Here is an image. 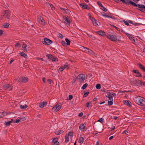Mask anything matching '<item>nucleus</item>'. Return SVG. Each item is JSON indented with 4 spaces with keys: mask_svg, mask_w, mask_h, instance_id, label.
<instances>
[{
    "mask_svg": "<svg viewBox=\"0 0 145 145\" xmlns=\"http://www.w3.org/2000/svg\"><path fill=\"white\" fill-rule=\"evenodd\" d=\"M135 101L136 103L139 106H145V98L139 96H137L135 97Z\"/></svg>",
    "mask_w": 145,
    "mask_h": 145,
    "instance_id": "obj_1",
    "label": "nucleus"
},
{
    "mask_svg": "<svg viewBox=\"0 0 145 145\" xmlns=\"http://www.w3.org/2000/svg\"><path fill=\"white\" fill-rule=\"evenodd\" d=\"M107 37L112 41H120L121 40V37L119 36H117L115 33L109 34L107 35Z\"/></svg>",
    "mask_w": 145,
    "mask_h": 145,
    "instance_id": "obj_2",
    "label": "nucleus"
},
{
    "mask_svg": "<svg viewBox=\"0 0 145 145\" xmlns=\"http://www.w3.org/2000/svg\"><path fill=\"white\" fill-rule=\"evenodd\" d=\"M61 106V104L60 103L57 104L52 108V110L54 112H57L60 109Z\"/></svg>",
    "mask_w": 145,
    "mask_h": 145,
    "instance_id": "obj_3",
    "label": "nucleus"
},
{
    "mask_svg": "<svg viewBox=\"0 0 145 145\" xmlns=\"http://www.w3.org/2000/svg\"><path fill=\"white\" fill-rule=\"evenodd\" d=\"M18 82L26 83L28 82V79L27 78L23 77H20L16 79Z\"/></svg>",
    "mask_w": 145,
    "mask_h": 145,
    "instance_id": "obj_4",
    "label": "nucleus"
},
{
    "mask_svg": "<svg viewBox=\"0 0 145 145\" xmlns=\"http://www.w3.org/2000/svg\"><path fill=\"white\" fill-rule=\"evenodd\" d=\"M10 11L8 10H5L4 12L2 14V16H4L5 15L6 19L9 20L10 19Z\"/></svg>",
    "mask_w": 145,
    "mask_h": 145,
    "instance_id": "obj_5",
    "label": "nucleus"
},
{
    "mask_svg": "<svg viewBox=\"0 0 145 145\" xmlns=\"http://www.w3.org/2000/svg\"><path fill=\"white\" fill-rule=\"evenodd\" d=\"M44 42L43 43L46 45H49L51 44L52 42L50 39L46 38H45L44 39Z\"/></svg>",
    "mask_w": 145,
    "mask_h": 145,
    "instance_id": "obj_6",
    "label": "nucleus"
},
{
    "mask_svg": "<svg viewBox=\"0 0 145 145\" xmlns=\"http://www.w3.org/2000/svg\"><path fill=\"white\" fill-rule=\"evenodd\" d=\"M37 20L39 23L43 25L44 24V20L40 16H38Z\"/></svg>",
    "mask_w": 145,
    "mask_h": 145,
    "instance_id": "obj_7",
    "label": "nucleus"
},
{
    "mask_svg": "<svg viewBox=\"0 0 145 145\" xmlns=\"http://www.w3.org/2000/svg\"><path fill=\"white\" fill-rule=\"evenodd\" d=\"M79 80L80 82L83 81L85 79V76L83 74H81L79 75Z\"/></svg>",
    "mask_w": 145,
    "mask_h": 145,
    "instance_id": "obj_8",
    "label": "nucleus"
},
{
    "mask_svg": "<svg viewBox=\"0 0 145 145\" xmlns=\"http://www.w3.org/2000/svg\"><path fill=\"white\" fill-rule=\"evenodd\" d=\"M63 20L65 21L64 23L67 25V27L70 25V21L68 20L66 17H64L63 18Z\"/></svg>",
    "mask_w": 145,
    "mask_h": 145,
    "instance_id": "obj_9",
    "label": "nucleus"
},
{
    "mask_svg": "<svg viewBox=\"0 0 145 145\" xmlns=\"http://www.w3.org/2000/svg\"><path fill=\"white\" fill-rule=\"evenodd\" d=\"M106 97H108L110 100H113L112 96L111 93L110 92H106L105 95Z\"/></svg>",
    "mask_w": 145,
    "mask_h": 145,
    "instance_id": "obj_10",
    "label": "nucleus"
},
{
    "mask_svg": "<svg viewBox=\"0 0 145 145\" xmlns=\"http://www.w3.org/2000/svg\"><path fill=\"white\" fill-rule=\"evenodd\" d=\"M57 138H56L53 139L52 141V143L53 145H58L59 144V142L57 141Z\"/></svg>",
    "mask_w": 145,
    "mask_h": 145,
    "instance_id": "obj_11",
    "label": "nucleus"
},
{
    "mask_svg": "<svg viewBox=\"0 0 145 145\" xmlns=\"http://www.w3.org/2000/svg\"><path fill=\"white\" fill-rule=\"evenodd\" d=\"M80 5L82 8H85L88 10H89L90 9L89 7L88 6V5L85 3L84 4H80Z\"/></svg>",
    "mask_w": 145,
    "mask_h": 145,
    "instance_id": "obj_12",
    "label": "nucleus"
},
{
    "mask_svg": "<svg viewBox=\"0 0 145 145\" xmlns=\"http://www.w3.org/2000/svg\"><path fill=\"white\" fill-rule=\"evenodd\" d=\"M96 33L99 34L101 36H105L106 35L104 31L101 30L99 31H97L96 32Z\"/></svg>",
    "mask_w": 145,
    "mask_h": 145,
    "instance_id": "obj_13",
    "label": "nucleus"
},
{
    "mask_svg": "<svg viewBox=\"0 0 145 145\" xmlns=\"http://www.w3.org/2000/svg\"><path fill=\"white\" fill-rule=\"evenodd\" d=\"M86 125V124L85 123H83L80 124L79 127V129L80 130H82V129H84Z\"/></svg>",
    "mask_w": 145,
    "mask_h": 145,
    "instance_id": "obj_14",
    "label": "nucleus"
},
{
    "mask_svg": "<svg viewBox=\"0 0 145 145\" xmlns=\"http://www.w3.org/2000/svg\"><path fill=\"white\" fill-rule=\"evenodd\" d=\"M47 105V103L46 102H43L39 104V107L41 108H43L44 106H46Z\"/></svg>",
    "mask_w": 145,
    "mask_h": 145,
    "instance_id": "obj_15",
    "label": "nucleus"
},
{
    "mask_svg": "<svg viewBox=\"0 0 145 145\" xmlns=\"http://www.w3.org/2000/svg\"><path fill=\"white\" fill-rule=\"evenodd\" d=\"M138 65L139 68L141 70L145 72V67H144L142 64L140 63H138Z\"/></svg>",
    "mask_w": 145,
    "mask_h": 145,
    "instance_id": "obj_16",
    "label": "nucleus"
},
{
    "mask_svg": "<svg viewBox=\"0 0 145 145\" xmlns=\"http://www.w3.org/2000/svg\"><path fill=\"white\" fill-rule=\"evenodd\" d=\"M124 103L125 105L127 106H131V105H130L131 103L129 101L125 100L124 101Z\"/></svg>",
    "mask_w": 145,
    "mask_h": 145,
    "instance_id": "obj_17",
    "label": "nucleus"
},
{
    "mask_svg": "<svg viewBox=\"0 0 145 145\" xmlns=\"http://www.w3.org/2000/svg\"><path fill=\"white\" fill-rule=\"evenodd\" d=\"M27 45L24 43L22 45V48L23 51L25 52L27 51V50L26 48Z\"/></svg>",
    "mask_w": 145,
    "mask_h": 145,
    "instance_id": "obj_18",
    "label": "nucleus"
},
{
    "mask_svg": "<svg viewBox=\"0 0 145 145\" xmlns=\"http://www.w3.org/2000/svg\"><path fill=\"white\" fill-rule=\"evenodd\" d=\"M84 141V139L82 137H80L79 138L78 142L81 144H82Z\"/></svg>",
    "mask_w": 145,
    "mask_h": 145,
    "instance_id": "obj_19",
    "label": "nucleus"
},
{
    "mask_svg": "<svg viewBox=\"0 0 145 145\" xmlns=\"http://www.w3.org/2000/svg\"><path fill=\"white\" fill-rule=\"evenodd\" d=\"M93 25L95 26L96 25H99L100 24V23L97 20H95L93 22H92Z\"/></svg>",
    "mask_w": 145,
    "mask_h": 145,
    "instance_id": "obj_20",
    "label": "nucleus"
},
{
    "mask_svg": "<svg viewBox=\"0 0 145 145\" xmlns=\"http://www.w3.org/2000/svg\"><path fill=\"white\" fill-rule=\"evenodd\" d=\"M23 119V120H26V118L25 117H23L22 118H20L17 120H16L15 121V122L16 123H18L20 122L21 121H23L22 119Z\"/></svg>",
    "mask_w": 145,
    "mask_h": 145,
    "instance_id": "obj_21",
    "label": "nucleus"
},
{
    "mask_svg": "<svg viewBox=\"0 0 145 145\" xmlns=\"http://www.w3.org/2000/svg\"><path fill=\"white\" fill-rule=\"evenodd\" d=\"M12 121V119L11 121H6L5 122L4 124L7 126L10 125Z\"/></svg>",
    "mask_w": 145,
    "mask_h": 145,
    "instance_id": "obj_22",
    "label": "nucleus"
},
{
    "mask_svg": "<svg viewBox=\"0 0 145 145\" xmlns=\"http://www.w3.org/2000/svg\"><path fill=\"white\" fill-rule=\"evenodd\" d=\"M19 107L21 109H25L27 108V106L26 104H25L24 106H22V105H20Z\"/></svg>",
    "mask_w": 145,
    "mask_h": 145,
    "instance_id": "obj_23",
    "label": "nucleus"
},
{
    "mask_svg": "<svg viewBox=\"0 0 145 145\" xmlns=\"http://www.w3.org/2000/svg\"><path fill=\"white\" fill-rule=\"evenodd\" d=\"M129 39L133 41L132 42L133 44H134V42H135V40H137V39H135V37L131 36Z\"/></svg>",
    "mask_w": 145,
    "mask_h": 145,
    "instance_id": "obj_24",
    "label": "nucleus"
},
{
    "mask_svg": "<svg viewBox=\"0 0 145 145\" xmlns=\"http://www.w3.org/2000/svg\"><path fill=\"white\" fill-rule=\"evenodd\" d=\"M87 35L91 39L93 40H95L96 39V38L93 35H90L89 34H87Z\"/></svg>",
    "mask_w": 145,
    "mask_h": 145,
    "instance_id": "obj_25",
    "label": "nucleus"
},
{
    "mask_svg": "<svg viewBox=\"0 0 145 145\" xmlns=\"http://www.w3.org/2000/svg\"><path fill=\"white\" fill-rule=\"evenodd\" d=\"M20 54L21 56H23V57H24V58H27V54H26L25 53H24L23 52H21L20 53Z\"/></svg>",
    "mask_w": 145,
    "mask_h": 145,
    "instance_id": "obj_26",
    "label": "nucleus"
},
{
    "mask_svg": "<svg viewBox=\"0 0 145 145\" xmlns=\"http://www.w3.org/2000/svg\"><path fill=\"white\" fill-rule=\"evenodd\" d=\"M82 48L84 50L86 51H88L90 53H91L92 52V51L91 50H89V48L86 47H82Z\"/></svg>",
    "mask_w": 145,
    "mask_h": 145,
    "instance_id": "obj_27",
    "label": "nucleus"
},
{
    "mask_svg": "<svg viewBox=\"0 0 145 145\" xmlns=\"http://www.w3.org/2000/svg\"><path fill=\"white\" fill-rule=\"evenodd\" d=\"M63 67L64 69H66L67 70L69 68V65L67 63H65Z\"/></svg>",
    "mask_w": 145,
    "mask_h": 145,
    "instance_id": "obj_28",
    "label": "nucleus"
},
{
    "mask_svg": "<svg viewBox=\"0 0 145 145\" xmlns=\"http://www.w3.org/2000/svg\"><path fill=\"white\" fill-rule=\"evenodd\" d=\"M92 105L91 103L88 102L87 103L86 105V106L87 107H91Z\"/></svg>",
    "mask_w": 145,
    "mask_h": 145,
    "instance_id": "obj_29",
    "label": "nucleus"
},
{
    "mask_svg": "<svg viewBox=\"0 0 145 145\" xmlns=\"http://www.w3.org/2000/svg\"><path fill=\"white\" fill-rule=\"evenodd\" d=\"M64 69L63 67V66H61V67L57 70V71L58 72H60L61 71H63L64 70Z\"/></svg>",
    "mask_w": 145,
    "mask_h": 145,
    "instance_id": "obj_30",
    "label": "nucleus"
},
{
    "mask_svg": "<svg viewBox=\"0 0 145 145\" xmlns=\"http://www.w3.org/2000/svg\"><path fill=\"white\" fill-rule=\"evenodd\" d=\"M65 40L67 42L66 44L67 45H69L70 44V42H71L68 39L66 38L65 39Z\"/></svg>",
    "mask_w": 145,
    "mask_h": 145,
    "instance_id": "obj_31",
    "label": "nucleus"
},
{
    "mask_svg": "<svg viewBox=\"0 0 145 145\" xmlns=\"http://www.w3.org/2000/svg\"><path fill=\"white\" fill-rule=\"evenodd\" d=\"M65 142H67L69 141V138L68 136L67 135H65Z\"/></svg>",
    "mask_w": 145,
    "mask_h": 145,
    "instance_id": "obj_32",
    "label": "nucleus"
},
{
    "mask_svg": "<svg viewBox=\"0 0 145 145\" xmlns=\"http://www.w3.org/2000/svg\"><path fill=\"white\" fill-rule=\"evenodd\" d=\"M3 87L5 89H7L9 88L10 85L9 84H6Z\"/></svg>",
    "mask_w": 145,
    "mask_h": 145,
    "instance_id": "obj_33",
    "label": "nucleus"
},
{
    "mask_svg": "<svg viewBox=\"0 0 145 145\" xmlns=\"http://www.w3.org/2000/svg\"><path fill=\"white\" fill-rule=\"evenodd\" d=\"M88 84L87 83L85 84H84V85L81 88L82 89H85L86 88L87 86H88Z\"/></svg>",
    "mask_w": 145,
    "mask_h": 145,
    "instance_id": "obj_34",
    "label": "nucleus"
},
{
    "mask_svg": "<svg viewBox=\"0 0 145 145\" xmlns=\"http://www.w3.org/2000/svg\"><path fill=\"white\" fill-rule=\"evenodd\" d=\"M113 100H110L108 102V104L109 105H111L113 104Z\"/></svg>",
    "mask_w": 145,
    "mask_h": 145,
    "instance_id": "obj_35",
    "label": "nucleus"
},
{
    "mask_svg": "<svg viewBox=\"0 0 145 145\" xmlns=\"http://www.w3.org/2000/svg\"><path fill=\"white\" fill-rule=\"evenodd\" d=\"M3 27L5 28H7L9 27V24L8 23H5L3 25Z\"/></svg>",
    "mask_w": 145,
    "mask_h": 145,
    "instance_id": "obj_36",
    "label": "nucleus"
},
{
    "mask_svg": "<svg viewBox=\"0 0 145 145\" xmlns=\"http://www.w3.org/2000/svg\"><path fill=\"white\" fill-rule=\"evenodd\" d=\"M46 5L48 7H50L52 6V4L48 2L46 3Z\"/></svg>",
    "mask_w": 145,
    "mask_h": 145,
    "instance_id": "obj_37",
    "label": "nucleus"
},
{
    "mask_svg": "<svg viewBox=\"0 0 145 145\" xmlns=\"http://www.w3.org/2000/svg\"><path fill=\"white\" fill-rule=\"evenodd\" d=\"M96 87L97 89H100L101 88L100 84H97L96 86Z\"/></svg>",
    "mask_w": 145,
    "mask_h": 145,
    "instance_id": "obj_38",
    "label": "nucleus"
},
{
    "mask_svg": "<svg viewBox=\"0 0 145 145\" xmlns=\"http://www.w3.org/2000/svg\"><path fill=\"white\" fill-rule=\"evenodd\" d=\"M64 12L66 14H69L70 12V11L68 9H66Z\"/></svg>",
    "mask_w": 145,
    "mask_h": 145,
    "instance_id": "obj_39",
    "label": "nucleus"
},
{
    "mask_svg": "<svg viewBox=\"0 0 145 145\" xmlns=\"http://www.w3.org/2000/svg\"><path fill=\"white\" fill-rule=\"evenodd\" d=\"M97 3L101 8V7H103V6L100 2L98 1L97 2Z\"/></svg>",
    "mask_w": 145,
    "mask_h": 145,
    "instance_id": "obj_40",
    "label": "nucleus"
},
{
    "mask_svg": "<svg viewBox=\"0 0 145 145\" xmlns=\"http://www.w3.org/2000/svg\"><path fill=\"white\" fill-rule=\"evenodd\" d=\"M46 57L48 58L49 59H51L52 58V55L50 54H48L46 55Z\"/></svg>",
    "mask_w": 145,
    "mask_h": 145,
    "instance_id": "obj_41",
    "label": "nucleus"
},
{
    "mask_svg": "<svg viewBox=\"0 0 145 145\" xmlns=\"http://www.w3.org/2000/svg\"><path fill=\"white\" fill-rule=\"evenodd\" d=\"M101 8L105 12H106L107 11V9L106 8L104 7L103 6V7H101Z\"/></svg>",
    "mask_w": 145,
    "mask_h": 145,
    "instance_id": "obj_42",
    "label": "nucleus"
},
{
    "mask_svg": "<svg viewBox=\"0 0 145 145\" xmlns=\"http://www.w3.org/2000/svg\"><path fill=\"white\" fill-rule=\"evenodd\" d=\"M20 46V44L19 42H17L15 45V47H18Z\"/></svg>",
    "mask_w": 145,
    "mask_h": 145,
    "instance_id": "obj_43",
    "label": "nucleus"
},
{
    "mask_svg": "<svg viewBox=\"0 0 145 145\" xmlns=\"http://www.w3.org/2000/svg\"><path fill=\"white\" fill-rule=\"evenodd\" d=\"M136 76L137 77H139L141 76V74L139 72H138L137 74L135 76Z\"/></svg>",
    "mask_w": 145,
    "mask_h": 145,
    "instance_id": "obj_44",
    "label": "nucleus"
},
{
    "mask_svg": "<svg viewBox=\"0 0 145 145\" xmlns=\"http://www.w3.org/2000/svg\"><path fill=\"white\" fill-rule=\"evenodd\" d=\"M47 81L50 84H51L53 82V81L50 79H48L47 80Z\"/></svg>",
    "mask_w": 145,
    "mask_h": 145,
    "instance_id": "obj_45",
    "label": "nucleus"
},
{
    "mask_svg": "<svg viewBox=\"0 0 145 145\" xmlns=\"http://www.w3.org/2000/svg\"><path fill=\"white\" fill-rule=\"evenodd\" d=\"M89 93V92H86L83 95L84 97H86V96H87L88 95Z\"/></svg>",
    "mask_w": 145,
    "mask_h": 145,
    "instance_id": "obj_46",
    "label": "nucleus"
},
{
    "mask_svg": "<svg viewBox=\"0 0 145 145\" xmlns=\"http://www.w3.org/2000/svg\"><path fill=\"white\" fill-rule=\"evenodd\" d=\"M89 18H90V19L92 21V22H93L95 20V19L94 18H93L92 17H91V16H89Z\"/></svg>",
    "mask_w": 145,
    "mask_h": 145,
    "instance_id": "obj_47",
    "label": "nucleus"
},
{
    "mask_svg": "<svg viewBox=\"0 0 145 145\" xmlns=\"http://www.w3.org/2000/svg\"><path fill=\"white\" fill-rule=\"evenodd\" d=\"M133 72L135 73H137V74L138 72H139L137 70H133Z\"/></svg>",
    "mask_w": 145,
    "mask_h": 145,
    "instance_id": "obj_48",
    "label": "nucleus"
},
{
    "mask_svg": "<svg viewBox=\"0 0 145 145\" xmlns=\"http://www.w3.org/2000/svg\"><path fill=\"white\" fill-rule=\"evenodd\" d=\"M138 83L140 86H142V85L143 82L140 80L138 81Z\"/></svg>",
    "mask_w": 145,
    "mask_h": 145,
    "instance_id": "obj_49",
    "label": "nucleus"
},
{
    "mask_svg": "<svg viewBox=\"0 0 145 145\" xmlns=\"http://www.w3.org/2000/svg\"><path fill=\"white\" fill-rule=\"evenodd\" d=\"M73 98V96L72 95H70L69 96V100H71Z\"/></svg>",
    "mask_w": 145,
    "mask_h": 145,
    "instance_id": "obj_50",
    "label": "nucleus"
},
{
    "mask_svg": "<svg viewBox=\"0 0 145 145\" xmlns=\"http://www.w3.org/2000/svg\"><path fill=\"white\" fill-rule=\"evenodd\" d=\"M123 22L124 23V24L126 25H128V26L129 25V22H127L125 20L123 21Z\"/></svg>",
    "mask_w": 145,
    "mask_h": 145,
    "instance_id": "obj_51",
    "label": "nucleus"
},
{
    "mask_svg": "<svg viewBox=\"0 0 145 145\" xmlns=\"http://www.w3.org/2000/svg\"><path fill=\"white\" fill-rule=\"evenodd\" d=\"M58 37L61 39H62L63 37V35L61 34H59L58 35Z\"/></svg>",
    "mask_w": 145,
    "mask_h": 145,
    "instance_id": "obj_52",
    "label": "nucleus"
},
{
    "mask_svg": "<svg viewBox=\"0 0 145 145\" xmlns=\"http://www.w3.org/2000/svg\"><path fill=\"white\" fill-rule=\"evenodd\" d=\"M97 121L103 123V120L102 118H100L99 120H97Z\"/></svg>",
    "mask_w": 145,
    "mask_h": 145,
    "instance_id": "obj_53",
    "label": "nucleus"
},
{
    "mask_svg": "<svg viewBox=\"0 0 145 145\" xmlns=\"http://www.w3.org/2000/svg\"><path fill=\"white\" fill-rule=\"evenodd\" d=\"M61 44L63 46H65L66 45L65 42L64 41H62L61 42Z\"/></svg>",
    "mask_w": 145,
    "mask_h": 145,
    "instance_id": "obj_54",
    "label": "nucleus"
},
{
    "mask_svg": "<svg viewBox=\"0 0 145 145\" xmlns=\"http://www.w3.org/2000/svg\"><path fill=\"white\" fill-rule=\"evenodd\" d=\"M127 36L129 38L132 36V35L128 33H126Z\"/></svg>",
    "mask_w": 145,
    "mask_h": 145,
    "instance_id": "obj_55",
    "label": "nucleus"
},
{
    "mask_svg": "<svg viewBox=\"0 0 145 145\" xmlns=\"http://www.w3.org/2000/svg\"><path fill=\"white\" fill-rule=\"evenodd\" d=\"M52 61H57V59L56 58H52Z\"/></svg>",
    "mask_w": 145,
    "mask_h": 145,
    "instance_id": "obj_56",
    "label": "nucleus"
},
{
    "mask_svg": "<svg viewBox=\"0 0 145 145\" xmlns=\"http://www.w3.org/2000/svg\"><path fill=\"white\" fill-rule=\"evenodd\" d=\"M72 132H69V133H68V135H67L68 136H72Z\"/></svg>",
    "mask_w": 145,
    "mask_h": 145,
    "instance_id": "obj_57",
    "label": "nucleus"
},
{
    "mask_svg": "<svg viewBox=\"0 0 145 145\" xmlns=\"http://www.w3.org/2000/svg\"><path fill=\"white\" fill-rule=\"evenodd\" d=\"M1 114L2 116H3V117L5 115H6L7 114V113L5 112H2Z\"/></svg>",
    "mask_w": 145,
    "mask_h": 145,
    "instance_id": "obj_58",
    "label": "nucleus"
},
{
    "mask_svg": "<svg viewBox=\"0 0 145 145\" xmlns=\"http://www.w3.org/2000/svg\"><path fill=\"white\" fill-rule=\"evenodd\" d=\"M83 115V113L82 112H81L79 114L78 116L80 117L82 116Z\"/></svg>",
    "mask_w": 145,
    "mask_h": 145,
    "instance_id": "obj_59",
    "label": "nucleus"
},
{
    "mask_svg": "<svg viewBox=\"0 0 145 145\" xmlns=\"http://www.w3.org/2000/svg\"><path fill=\"white\" fill-rule=\"evenodd\" d=\"M113 27L114 28H115L117 31H120V29L118 27H116L114 25Z\"/></svg>",
    "mask_w": 145,
    "mask_h": 145,
    "instance_id": "obj_60",
    "label": "nucleus"
},
{
    "mask_svg": "<svg viewBox=\"0 0 145 145\" xmlns=\"http://www.w3.org/2000/svg\"><path fill=\"white\" fill-rule=\"evenodd\" d=\"M36 59H37L38 60H41L43 61H44V59L42 58L37 57V58H36Z\"/></svg>",
    "mask_w": 145,
    "mask_h": 145,
    "instance_id": "obj_61",
    "label": "nucleus"
},
{
    "mask_svg": "<svg viewBox=\"0 0 145 145\" xmlns=\"http://www.w3.org/2000/svg\"><path fill=\"white\" fill-rule=\"evenodd\" d=\"M3 33V31L2 30H0V36L2 35Z\"/></svg>",
    "mask_w": 145,
    "mask_h": 145,
    "instance_id": "obj_62",
    "label": "nucleus"
},
{
    "mask_svg": "<svg viewBox=\"0 0 145 145\" xmlns=\"http://www.w3.org/2000/svg\"><path fill=\"white\" fill-rule=\"evenodd\" d=\"M128 133L127 131V130H125V131H124L122 133L123 134H126V133Z\"/></svg>",
    "mask_w": 145,
    "mask_h": 145,
    "instance_id": "obj_63",
    "label": "nucleus"
},
{
    "mask_svg": "<svg viewBox=\"0 0 145 145\" xmlns=\"http://www.w3.org/2000/svg\"><path fill=\"white\" fill-rule=\"evenodd\" d=\"M102 16L104 17H108V16L106 15V14L104 13L103 14H102Z\"/></svg>",
    "mask_w": 145,
    "mask_h": 145,
    "instance_id": "obj_64",
    "label": "nucleus"
}]
</instances>
